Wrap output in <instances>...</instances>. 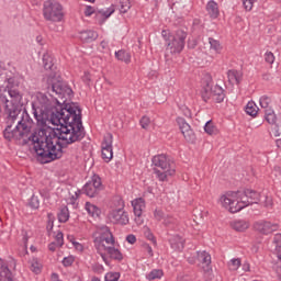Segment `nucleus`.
Listing matches in <instances>:
<instances>
[{"mask_svg":"<svg viewBox=\"0 0 281 281\" xmlns=\"http://www.w3.org/2000/svg\"><path fill=\"white\" fill-rule=\"evenodd\" d=\"M53 94L36 92L32 95V111L38 128L32 136L33 148L41 164H50L63 157L64 144H75L85 137L80 108L65 103L74 91L64 83L60 76L48 79Z\"/></svg>","mask_w":281,"mask_h":281,"instance_id":"f257e3e1","label":"nucleus"},{"mask_svg":"<svg viewBox=\"0 0 281 281\" xmlns=\"http://www.w3.org/2000/svg\"><path fill=\"white\" fill-rule=\"evenodd\" d=\"M15 87H19L16 77L12 72L0 69V102L4 104L9 123L14 122L23 109V94Z\"/></svg>","mask_w":281,"mask_h":281,"instance_id":"f03ea898","label":"nucleus"},{"mask_svg":"<svg viewBox=\"0 0 281 281\" xmlns=\"http://www.w3.org/2000/svg\"><path fill=\"white\" fill-rule=\"evenodd\" d=\"M94 247L105 265H111L112 260H124L120 249L115 248L113 234L106 226H101L94 233Z\"/></svg>","mask_w":281,"mask_h":281,"instance_id":"7ed1b4c3","label":"nucleus"},{"mask_svg":"<svg viewBox=\"0 0 281 281\" xmlns=\"http://www.w3.org/2000/svg\"><path fill=\"white\" fill-rule=\"evenodd\" d=\"M245 199V195H243L240 191H228L220 196L217 203L221 207L227 210V212L236 214V212H240V210H245V207H247Z\"/></svg>","mask_w":281,"mask_h":281,"instance_id":"20e7f679","label":"nucleus"},{"mask_svg":"<svg viewBox=\"0 0 281 281\" xmlns=\"http://www.w3.org/2000/svg\"><path fill=\"white\" fill-rule=\"evenodd\" d=\"M43 16L50 23H63L65 21V8L56 0H46L43 4Z\"/></svg>","mask_w":281,"mask_h":281,"instance_id":"39448f33","label":"nucleus"},{"mask_svg":"<svg viewBox=\"0 0 281 281\" xmlns=\"http://www.w3.org/2000/svg\"><path fill=\"white\" fill-rule=\"evenodd\" d=\"M186 38H188V33L183 30H178L167 40L165 56L170 58V56L181 54L186 47Z\"/></svg>","mask_w":281,"mask_h":281,"instance_id":"423d86ee","label":"nucleus"},{"mask_svg":"<svg viewBox=\"0 0 281 281\" xmlns=\"http://www.w3.org/2000/svg\"><path fill=\"white\" fill-rule=\"evenodd\" d=\"M153 165L155 166L156 175L159 181H166L168 177H172L175 175V168L170 165V158L168 156L161 154L154 156Z\"/></svg>","mask_w":281,"mask_h":281,"instance_id":"0eeeda50","label":"nucleus"},{"mask_svg":"<svg viewBox=\"0 0 281 281\" xmlns=\"http://www.w3.org/2000/svg\"><path fill=\"white\" fill-rule=\"evenodd\" d=\"M30 131H32L30 122L19 121L16 125L9 124L5 127L3 135L4 138L11 142V139H21V137L30 135Z\"/></svg>","mask_w":281,"mask_h":281,"instance_id":"6e6552de","label":"nucleus"},{"mask_svg":"<svg viewBox=\"0 0 281 281\" xmlns=\"http://www.w3.org/2000/svg\"><path fill=\"white\" fill-rule=\"evenodd\" d=\"M108 218L116 225H128V213L124 211V202L122 200L111 206Z\"/></svg>","mask_w":281,"mask_h":281,"instance_id":"1a4fd4ad","label":"nucleus"},{"mask_svg":"<svg viewBox=\"0 0 281 281\" xmlns=\"http://www.w3.org/2000/svg\"><path fill=\"white\" fill-rule=\"evenodd\" d=\"M202 98L205 102L212 100L213 102L221 103L225 100V93L221 86H212L207 83L202 90Z\"/></svg>","mask_w":281,"mask_h":281,"instance_id":"9d476101","label":"nucleus"},{"mask_svg":"<svg viewBox=\"0 0 281 281\" xmlns=\"http://www.w3.org/2000/svg\"><path fill=\"white\" fill-rule=\"evenodd\" d=\"M189 262L198 265L205 273L212 271V256H210L207 251H198L196 259H189Z\"/></svg>","mask_w":281,"mask_h":281,"instance_id":"9b49d317","label":"nucleus"},{"mask_svg":"<svg viewBox=\"0 0 281 281\" xmlns=\"http://www.w3.org/2000/svg\"><path fill=\"white\" fill-rule=\"evenodd\" d=\"M254 228L256 232H259V234L269 236V234H273V232L280 229V224L271 221H259L255 223Z\"/></svg>","mask_w":281,"mask_h":281,"instance_id":"f8f14e48","label":"nucleus"},{"mask_svg":"<svg viewBox=\"0 0 281 281\" xmlns=\"http://www.w3.org/2000/svg\"><path fill=\"white\" fill-rule=\"evenodd\" d=\"M100 190H102V180L98 176H93L83 187V192L90 198L95 196Z\"/></svg>","mask_w":281,"mask_h":281,"instance_id":"ddd939ff","label":"nucleus"},{"mask_svg":"<svg viewBox=\"0 0 281 281\" xmlns=\"http://www.w3.org/2000/svg\"><path fill=\"white\" fill-rule=\"evenodd\" d=\"M177 123L184 139L187 142H192V139H194V132H192V127H190V124L186 122V119L178 117Z\"/></svg>","mask_w":281,"mask_h":281,"instance_id":"4468645a","label":"nucleus"},{"mask_svg":"<svg viewBox=\"0 0 281 281\" xmlns=\"http://www.w3.org/2000/svg\"><path fill=\"white\" fill-rule=\"evenodd\" d=\"M274 251L277 255V258H279V260L277 261L276 266H274V271L277 273L278 279L281 281V235H276L274 239Z\"/></svg>","mask_w":281,"mask_h":281,"instance_id":"2eb2a0df","label":"nucleus"},{"mask_svg":"<svg viewBox=\"0 0 281 281\" xmlns=\"http://www.w3.org/2000/svg\"><path fill=\"white\" fill-rule=\"evenodd\" d=\"M114 12H115V7L111 5L110 8L95 11L94 19L99 25H104V23L106 22V19H109L111 14H113Z\"/></svg>","mask_w":281,"mask_h":281,"instance_id":"dca6fc26","label":"nucleus"},{"mask_svg":"<svg viewBox=\"0 0 281 281\" xmlns=\"http://www.w3.org/2000/svg\"><path fill=\"white\" fill-rule=\"evenodd\" d=\"M240 194H243V196H245V201H246V207L249 205H252V203H258L260 201V193L251 190V189H247L246 191H240Z\"/></svg>","mask_w":281,"mask_h":281,"instance_id":"f3484780","label":"nucleus"},{"mask_svg":"<svg viewBox=\"0 0 281 281\" xmlns=\"http://www.w3.org/2000/svg\"><path fill=\"white\" fill-rule=\"evenodd\" d=\"M132 207L135 216H142L146 210V200L144 198H136L132 202Z\"/></svg>","mask_w":281,"mask_h":281,"instance_id":"a211bd4d","label":"nucleus"},{"mask_svg":"<svg viewBox=\"0 0 281 281\" xmlns=\"http://www.w3.org/2000/svg\"><path fill=\"white\" fill-rule=\"evenodd\" d=\"M228 82L231 85H240V80H243V71L240 70H228L227 71Z\"/></svg>","mask_w":281,"mask_h":281,"instance_id":"6ab92c4d","label":"nucleus"},{"mask_svg":"<svg viewBox=\"0 0 281 281\" xmlns=\"http://www.w3.org/2000/svg\"><path fill=\"white\" fill-rule=\"evenodd\" d=\"M170 246L176 250V251H181V249H183V245L186 243V240H183V237L179 236V235H173L170 239H169Z\"/></svg>","mask_w":281,"mask_h":281,"instance_id":"aec40b11","label":"nucleus"},{"mask_svg":"<svg viewBox=\"0 0 281 281\" xmlns=\"http://www.w3.org/2000/svg\"><path fill=\"white\" fill-rule=\"evenodd\" d=\"M206 11L207 14L211 16V19H218V3H216L214 0H211L206 4Z\"/></svg>","mask_w":281,"mask_h":281,"instance_id":"412c9836","label":"nucleus"},{"mask_svg":"<svg viewBox=\"0 0 281 281\" xmlns=\"http://www.w3.org/2000/svg\"><path fill=\"white\" fill-rule=\"evenodd\" d=\"M79 38L83 43H93L98 38V33L94 31H83L80 33Z\"/></svg>","mask_w":281,"mask_h":281,"instance_id":"4be33fe9","label":"nucleus"},{"mask_svg":"<svg viewBox=\"0 0 281 281\" xmlns=\"http://www.w3.org/2000/svg\"><path fill=\"white\" fill-rule=\"evenodd\" d=\"M85 207L89 216H92V218H98L100 214H102L100 207L95 206V204L91 202H87Z\"/></svg>","mask_w":281,"mask_h":281,"instance_id":"5701e85b","label":"nucleus"},{"mask_svg":"<svg viewBox=\"0 0 281 281\" xmlns=\"http://www.w3.org/2000/svg\"><path fill=\"white\" fill-rule=\"evenodd\" d=\"M231 225L236 232H246V229H249V222L245 220H236Z\"/></svg>","mask_w":281,"mask_h":281,"instance_id":"b1692460","label":"nucleus"},{"mask_svg":"<svg viewBox=\"0 0 281 281\" xmlns=\"http://www.w3.org/2000/svg\"><path fill=\"white\" fill-rule=\"evenodd\" d=\"M115 58L121 60V63H125V65H128L131 63V53L121 49L115 52Z\"/></svg>","mask_w":281,"mask_h":281,"instance_id":"393cba45","label":"nucleus"},{"mask_svg":"<svg viewBox=\"0 0 281 281\" xmlns=\"http://www.w3.org/2000/svg\"><path fill=\"white\" fill-rule=\"evenodd\" d=\"M42 60H43L44 69H46L47 71L54 69V57H52V54L45 53L43 55Z\"/></svg>","mask_w":281,"mask_h":281,"instance_id":"a878e982","label":"nucleus"},{"mask_svg":"<svg viewBox=\"0 0 281 281\" xmlns=\"http://www.w3.org/2000/svg\"><path fill=\"white\" fill-rule=\"evenodd\" d=\"M164 278V270L161 269H153L150 272L146 274V280H161Z\"/></svg>","mask_w":281,"mask_h":281,"instance_id":"bb28decb","label":"nucleus"},{"mask_svg":"<svg viewBox=\"0 0 281 281\" xmlns=\"http://www.w3.org/2000/svg\"><path fill=\"white\" fill-rule=\"evenodd\" d=\"M240 267H243V261H240V258H233L227 262L228 271L235 272L240 269Z\"/></svg>","mask_w":281,"mask_h":281,"instance_id":"cd10ccee","label":"nucleus"},{"mask_svg":"<svg viewBox=\"0 0 281 281\" xmlns=\"http://www.w3.org/2000/svg\"><path fill=\"white\" fill-rule=\"evenodd\" d=\"M259 108L256 104V102L250 101L246 105V113L247 115H250L251 117H256L258 115Z\"/></svg>","mask_w":281,"mask_h":281,"instance_id":"c85d7f7f","label":"nucleus"},{"mask_svg":"<svg viewBox=\"0 0 281 281\" xmlns=\"http://www.w3.org/2000/svg\"><path fill=\"white\" fill-rule=\"evenodd\" d=\"M117 7L121 14H126L131 10V0H117Z\"/></svg>","mask_w":281,"mask_h":281,"instance_id":"c756f323","label":"nucleus"},{"mask_svg":"<svg viewBox=\"0 0 281 281\" xmlns=\"http://www.w3.org/2000/svg\"><path fill=\"white\" fill-rule=\"evenodd\" d=\"M101 155L104 161H111L113 159V147H101Z\"/></svg>","mask_w":281,"mask_h":281,"instance_id":"7c9ffc66","label":"nucleus"},{"mask_svg":"<svg viewBox=\"0 0 281 281\" xmlns=\"http://www.w3.org/2000/svg\"><path fill=\"white\" fill-rule=\"evenodd\" d=\"M31 271H33V273H41V271H43V263L38 258H33L31 260Z\"/></svg>","mask_w":281,"mask_h":281,"instance_id":"2f4dec72","label":"nucleus"},{"mask_svg":"<svg viewBox=\"0 0 281 281\" xmlns=\"http://www.w3.org/2000/svg\"><path fill=\"white\" fill-rule=\"evenodd\" d=\"M265 117H266V121L268 122V124H276V122H278V117L276 116V112L271 108L266 110Z\"/></svg>","mask_w":281,"mask_h":281,"instance_id":"473e14b6","label":"nucleus"},{"mask_svg":"<svg viewBox=\"0 0 281 281\" xmlns=\"http://www.w3.org/2000/svg\"><path fill=\"white\" fill-rule=\"evenodd\" d=\"M58 221L59 223H67L69 221V209H67V206L60 209L58 213Z\"/></svg>","mask_w":281,"mask_h":281,"instance_id":"72a5a7b5","label":"nucleus"},{"mask_svg":"<svg viewBox=\"0 0 281 281\" xmlns=\"http://www.w3.org/2000/svg\"><path fill=\"white\" fill-rule=\"evenodd\" d=\"M204 131L207 135H218V128L214 126V123L212 121H207Z\"/></svg>","mask_w":281,"mask_h":281,"instance_id":"f704fd0d","label":"nucleus"},{"mask_svg":"<svg viewBox=\"0 0 281 281\" xmlns=\"http://www.w3.org/2000/svg\"><path fill=\"white\" fill-rule=\"evenodd\" d=\"M101 148H113V134L108 133L104 135Z\"/></svg>","mask_w":281,"mask_h":281,"instance_id":"c9c22d12","label":"nucleus"},{"mask_svg":"<svg viewBox=\"0 0 281 281\" xmlns=\"http://www.w3.org/2000/svg\"><path fill=\"white\" fill-rule=\"evenodd\" d=\"M209 43L211 45L212 52L215 54H221L223 52V46H221V43L214 38H209Z\"/></svg>","mask_w":281,"mask_h":281,"instance_id":"e433bc0d","label":"nucleus"},{"mask_svg":"<svg viewBox=\"0 0 281 281\" xmlns=\"http://www.w3.org/2000/svg\"><path fill=\"white\" fill-rule=\"evenodd\" d=\"M259 104L261 106V109H266V111L268 109H270L269 106H271V97L263 94L259 98Z\"/></svg>","mask_w":281,"mask_h":281,"instance_id":"4c0bfd02","label":"nucleus"},{"mask_svg":"<svg viewBox=\"0 0 281 281\" xmlns=\"http://www.w3.org/2000/svg\"><path fill=\"white\" fill-rule=\"evenodd\" d=\"M271 133L274 137H280L281 135V119H278L273 124H272V130Z\"/></svg>","mask_w":281,"mask_h":281,"instance_id":"58836bf2","label":"nucleus"},{"mask_svg":"<svg viewBox=\"0 0 281 281\" xmlns=\"http://www.w3.org/2000/svg\"><path fill=\"white\" fill-rule=\"evenodd\" d=\"M263 58L265 63L268 65H273V63H276V55L271 50L266 52Z\"/></svg>","mask_w":281,"mask_h":281,"instance_id":"ea45409f","label":"nucleus"},{"mask_svg":"<svg viewBox=\"0 0 281 281\" xmlns=\"http://www.w3.org/2000/svg\"><path fill=\"white\" fill-rule=\"evenodd\" d=\"M176 223L177 220L170 214L165 215V218L162 220V225L166 227H170V225H175Z\"/></svg>","mask_w":281,"mask_h":281,"instance_id":"a19ab883","label":"nucleus"},{"mask_svg":"<svg viewBox=\"0 0 281 281\" xmlns=\"http://www.w3.org/2000/svg\"><path fill=\"white\" fill-rule=\"evenodd\" d=\"M166 213H164V211L156 209L154 211V218L155 221H158L159 223H164V218H166Z\"/></svg>","mask_w":281,"mask_h":281,"instance_id":"79ce46f5","label":"nucleus"},{"mask_svg":"<svg viewBox=\"0 0 281 281\" xmlns=\"http://www.w3.org/2000/svg\"><path fill=\"white\" fill-rule=\"evenodd\" d=\"M105 281H117L120 280V272H108L104 277Z\"/></svg>","mask_w":281,"mask_h":281,"instance_id":"37998d69","label":"nucleus"},{"mask_svg":"<svg viewBox=\"0 0 281 281\" xmlns=\"http://www.w3.org/2000/svg\"><path fill=\"white\" fill-rule=\"evenodd\" d=\"M241 1L245 10H247V12H250V10H254V3H256V1L258 0H241Z\"/></svg>","mask_w":281,"mask_h":281,"instance_id":"c03bdc74","label":"nucleus"},{"mask_svg":"<svg viewBox=\"0 0 281 281\" xmlns=\"http://www.w3.org/2000/svg\"><path fill=\"white\" fill-rule=\"evenodd\" d=\"M75 261H76V257H74V256H68V257H65V258L63 259V265H64V267H71Z\"/></svg>","mask_w":281,"mask_h":281,"instance_id":"a18cd8bd","label":"nucleus"},{"mask_svg":"<svg viewBox=\"0 0 281 281\" xmlns=\"http://www.w3.org/2000/svg\"><path fill=\"white\" fill-rule=\"evenodd\" d=\"M55 243L57 244V247H63V245H64V237H63V233L60 231H58L55 236Z\"/></svg>","mask_w":281,"mask_h":281,"instance_id":"49530a36","label":"nucleus"},{"mask_svg":"<svg viewBox=\"0 0 281 281\" xmlns=\"http://www.w3.org/2000/svg\"><path fill=\"white\" fill-rule=\"evenodd\" d=\"M144 252L146 254L147 258H153V256H155V254L153 252V247H150V245L145 244L143 246Z\"/></svg>","mask_w":281,"mask_h":281,"instance_id":"de8ad7c7","label":"nucleus"},{"mask_svg":"<svg viewBox=\"0 0 281 281\" xmlns=\"http://www.w3.org/2000/svg\"><path fill=\"white\" fill-rule=\"evenodd\" d=\"M144 236L147 237L148 240H155V235H153V232H150V228L148 226H145L143 228Z\"/></svg>","mask_w":281,"mask_h":281,"instance_id":"09e8293b","label":"nucleus"},{"mask_svg":"<svg viewBox=\"0 0 281 281\" xmlns=\"http://www.w3.org/2000/svg\"><path fill=\"white\" fill-rule=\"evenodd\" d=\"M140 126H142V128H148L150 126V117L143 116L140 119Z\"/></svg>","mask_w":281,"mask_h":281,"instance_id":"8fccbe9b","label":"nucleus"},{"mask_svg":"<svg viewBox=\"0 0 281 281\" xmlns=\"http://www.w3.org/2000/svg\"><path fill=\"white\" fill-rule=\"evenodd\" d=\"M30 205H31V207H33V210H38V206L41 205L38 198L32 196L31 201H30Z\"/></svg>","mask_w":281,"mask_h":281,"instance_id":"3c124183","label":"nucleus"},{"mask_svg":"<svg viewBox=\"0 0 281 281\" xmlns=\"http://www.w3.org/2000/svg\"><path fill=\"white\" fill-rule=\"evenodd\" d=\"M95 9H93L91 5H87L83 10L85 16H91L92 14H95Z\"/></svg>","mask_w":281,"mask_h":281,"instance_id":"603ef678","label":"nucleus"},{"mask_svg":"<svg viewBox=\"0 0 281 281\" xmlns=\"http://www.w3.org/2000/svg\"><path fill=\"white\" fill-rule=\"evenodd\" d=\"M70 243L72 244V246L75 247L76 251H85V246L76 240H70Z\"/></svg>","mask_w":281,"mask_h":281,"instance_id":"864d4df0","label":"nucleus"},{"mask_svg":"<svg viewBox=\"0 0 281 281\" xmlns=\"http://www.w3.org/2000/svg\"><path fill=\"white\" fill-rule=\"evenodd\" d=\"M161 36H162V38L166 41V43H168V40H169L172 35H170V31H168V30H162V31H161Z\"/></svg>","mask_w":281,"mask_h":281,"instance_id":"5fc2aeb1","label":"nucleus"},{"mask_svg":"<svg viewBox=\"0 0 281 281\" xmlns=\"http://www.w3.org/2000/svg\"><path fill=\"white\" fill-rule=\"evenodd\" d=\"M126 240L130 245H135L137 243V237H135V235H128Z\"/></svg>","mask_w":281,"mask_h":281,"instance_id":"6e6d98bb","label":"nucleus"},{"mask_svg":"<svg viewBox=\"0 0 281 281\" xmlns=\"http://www.w3.org/2000/svg\"><path fill=\"white\" fill-rule=\"evenodd\" d=\"M134 221L136 225H144V217H142V215H135Z\"/></svg>","mask_w":281,"mask_h":281,"instance_id":"4d7b16f0","label":"nucleus"},{"mask_svg":"<svg viewBox=\"0 0 281 281\" xmlns=\"http://www.w3.org/2000/svg\"><path fill=\"white\" fill-rule=\"evenodd\" d=\"M58 247H61V246H58L56 241H53L48 245L49 251H55L56 249H58Z\"/></svg>","mask_w":281,"mask_h":281,"instance_id":"13d9d810","label":"nucleus"},{"mask_svg":"<svg viewBox=\"0 0 281 281\" xmlns=\"http://www.w3.org/2000/svg\"><path fill=\"white\" fill-rule=\"evenodd\" d=\"M241 267H243V271L245 272L251 271V265H249V262H244Z\"/></svg>","mask_w":281,"mask_h":281,"instance_id":"bf43d9fd","label":"nucleus"},{"mask_svg":"<svg viewBox=\"0 0 281 281\" xmlns=\"http://www.w3.org/2000/svg\"><path fill=\"white\" fill-rule=\"evenodd\" d=\"M263 203L266 207H271V205H273V200L271 198H266Z\"/></svg>","mask_w":281,"mask_h":281,"instance_id":"052dcab7","label":"nucleus"},{"mask_svg":"<svg viewBox=\"0 0 281 281\" xmlns=\"http://www.w3.org/2000/svg\"><path fill=\"white\" fill-rule=\"evenodd\" d=\"M36 43H37L38 45H44V44H45V40H43V36H42V35H38V36L36 37Z\"/></svg>","mask_w":281,"mask_h":281,"instance_id":"680f3d73","label":"nucleus"},{"mask_svg":"<svg viewBox=\"0 0 281 281\" xmlns=\"http://www.w3.org/2000/svg\"><path fill=\"white\" fill-rule=\"evenodd\" d=\"M101 47L102 49H106V47H109V43L105 41L101 42Z\"/></svg>","mask_w":281,"mask_h":281,"instance_id":"e2e57ef3","label":"nucleus"},{"mask_svg":"<svg viewBox=\"0 0 281 281\" xmlns=\"http://www.w3.org/2000/svg\"><path fill=\"white\" fill-rule=\"evenodd\" d=\"M276 144H277V147H279L280 150H281V139H277V140H276Z\"/></svg>","mask_w":281,"mask_h":281,"instance_id":"0e129e2a","label":"nucleus"},{"mask_svg":"<svg viewBox=\"0 0 281 281\" xmlns=\"http://www.w3.org/2000/svg\"><path fill=\"white\" fill-rule=\"evenodd\" d=\"M52 227H54V223L49 224V225L47 226V229H52Z\"/></svg>","mask_w":281,"mask_h":281,"instance_id":"69168bd1","label":"nucleus"},{"mask_svg":"<svg viewBox=\"0 0 281 281\" xmlns=\"http://www.w3.org/2000/svg\"><path fill=\"white\" fill-rule=\"evenodd\" d=\"M86 1H89V3H93L95 0H86Z\"/></svg>","mask_w":281,"mask_h":281,"instance_id":"338daca9","label":"nucleus"},{"mask_svg":"<svg viewBox=\"0 0 281 281\" xmlns=\"http://www.w3.org/2000/svg\"><path fill=\"white\" fill-rule=\"evenodd\" d=\"M277 1V3H280L281 4V0H276Z\"/></svg>","mask_w":281,"mask_h":281,"instance_id":"774afa93","label":"nucleus"}]
</instances>
